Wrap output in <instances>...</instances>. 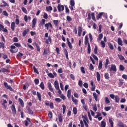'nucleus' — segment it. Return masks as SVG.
Returning a JSON list of instances; mask_svg holds the SVG:
<instances>
[{
    "mask_svg": "<svg viewBox=\"0 0 127 127\" xmlns=\"http://www.w3.org/2000/svg\"><path fill=\"white\" fill-rule=\"evenodd\" d=\"M87 53L88 54H91V45H90V43H89V38L88 37V36H86L85 45H87Z\"/></svg>",
    "mask_w": 127,
    "mask_h": 127,
    "instance_id": "nucleus-1",
    "label": "nucleus"
},
{
    "mask_svg": "<svg viewBox=\"0 0 127 127\" xmlns=\"http://www.w3.org/2000/svg\"><path fill=\"white\" fill-rule=\"evenodd\" d=\"M45 27L46 28L47 30H49V32H51V29H49V27L52 29L53 28V26H52V24L51 22L46 23L45 24Z\"/></svg>",
    "mask_w": 127,
    "mask_h": 127,
    "instance_id": "nucleus-2",
    "label": "nucleus"
},
{
    "mask_svg": "<svg viewBox=\"0 0 127 127\" xmlns=\"http://www.w3.org/2000/svg\"><path fill=\"white\" fill-rule=\"evenodd\" d=\"M10 51L11 52V53H16V52H17L18 51V49H16V47L15 46L11 45L10 46Z\"/></svg>",
    "mask_w": 127,
    "mask_h": 127,
    "instance_id": "nucleus-3",
    "label": "nucleus"
},
{
    "mask_svg": "<svg viewBox=\"0 0 127 127\" xmlns=\"http://www.w3.org/2000/svg\"><path fill=\"white\" fill-rule=\"evenodd\" d=\"M108 70L109 72H112V71H113V72H117V67L115 65L112 64L111 68H109Z\"/></svg>",
    "mask_w": 127,
    "mask_h": 127,
    "instance_id": "nucleus-4",
    "label": "nucleus"
},
{
    "mask_svg": "<svg viewBox=\"0 0 127 127\" xmlns=\"http://www.w3.org/2000/svg\"><path fill=\"white\" fill-rule=\"evenodd\" d=\"M64 9H65V7L63 5L60 4L58 5V10L59 12L64 11Z\"/></svg>",
    "mask_w": 127,
    "mask_h": 127,
    "instance_id": "nucleus-5",
    "label": "nucleus"
},
{
    "mask_svg": "<svg viewBox=\"0 0 127 127\" xmlns=\"http://www.w3.org/2000/svg\"><path fill=\"white\" fill-rule=\"evenodd\" d=\"M4 86L7 89V90H10V91H13V89H12V87L10 86V85H8V84H7V82L4 83Z\"/></svg>",
    "mask_w": 127,
    "mask_h": 127,
    "instance_id": "nucleus-6",
    "label": "nucleus"
},
{
    "mask_svg": "<svg viewBox=\"0 0 127 127\" xmlns=\"http://www.w3.org/2000/svg\"><path fill=\"white\" fill-rule=\"evenodd\" d=\"M3 31L4 32H8V31L6 28H4V26L0 24V31Z\"/></svg>",
    "mask_w": 127,
    "mask_h": 127,
    "instance_id": "nucleus-7",
    "label": "nucleus"
},
{
    "mask_svg": "<svg viewBox=\"0 0 127 127\" xmlns=\"http://www.w3.org/2000/svg\"><path fill=\"white\" fill-rule=\"evenodd\" d=\"M11 109L12 110V112L13 113V114L14 115H16V108H15V105H14V104H13L11 107Z\"/></svg>",
    "mask_w": 127,
    "mask_h": 127,
    "instance_id": "nucleus-8",
    "label": "nucleus"
},
{
    "mask_svg": "<svg viewBox=\"0 0 127 127\" xmlns=\"http://www.w3.org/2000/svg\"><path fill=\"white\" fill-rule=\"evenodd\" d=\"M45 105L47 106H50V109H54V104L52 102H51L50 103L46 102Z\"/></svg>",
    "mask_w": 127,
    "mask_h": 127,
    "instance_id": "nucleus-9",
    "label": "nucleus"
},
{
    "mask_svg": "<svg viewBox=\"0 0 127 127\" xmlns=\"http://www.w3.org/2000/svg\"><path fill=\"white\" fill-rule=\"evenodd\" d=\"M49 52H50V50H49V49H44L43 53V56H44V55H47L49 54Z\"/></svg>",
    "mask_w": 127,
    "mask_h": 127,
    "instance_id": "nucleus-10",
    "label": "nucleus"
},
{
    "mask_svg": "<svg viewBox=\"0 0 127 127\" xmlns=\"http://www.w3.org/2000/svg\"><path fill=\"white\" fill-rule=\"evenodd\" d=\"M48 88L49 90V91H51V92H52L53 94H54V91L53 90V89L52 88V86L51 85V83L50 82H49L48 84Z\"/></svg>",
    "mask_w": 127,
    "mask_h": 127,
    "instance_id": "nucleus-11",
    "label": "nucleus"
},
{
    "mask_svg": "<svg viewBox=\"0 0 127 127\" xmlns=\"http://www.w3.org/2000/svg\"><path fill=\"white\" fill-rule=\"evenodd\" d=\"M82 31H83L82 27L81 26H79L78 28V33L79 36H81V35H82Z\"/></svg>",
    "mask_w": 127,
    "mask_h": 127,
    "instance_id": "nucleus-12",
    "label": "nucleus"
},
{
    "mask_svg": "<svg viewBox=\"0 0 127 127\" xmlns=\"http://www.w3.org/2000/svg\"><path fill=\"white\" fill-rule=\"evenodd\" d=\"M54 87L56 90H59V84L58 83V81H55L54 82Z\"/></svg>",
    "mask_w": 127,
    "mask_h": 127,
    "instance_id": "nucleus-13",
    "label": "nucleus"
},
{
    "mask_svg": "<svg viewBox=\"0 0 127 127\" xmlns=\"http://www.w3.org/2000/svg\"><path fill=\"white\" fill-rule=\"evenodd\" d=\"M51 42H52L51 37H50V36H49L48 39H46L45 41V42L46 44H48V43H49V42H50V43H51Z\"/></svg>",
    "mask_w": 127,
    "mask_h": 127,
    "instance_id": "nucleus-14",
    "label": "nucleus"
},
{
    "mask_svg": "<svg viewBox=\"0 0 127 127\" xmlns=\"http://www.w3.org/2000/svg\"><path fill=\"white\" fill-rule=\"evenodd\" d=\"M117 43L119 45L123 46V41H122V39L118 38L117 39Z\"/></svg>",
    "mask_w": 127,
    "mask_h": 127,
    "instance_id": "nucleus-15",
    "label": "nucleus"
},
{
    "mask_svg": "<svg viewBox=\"0 0 127 127\" xmlns=\"http://www.w3.org/2000/svg\"><path fill=\"white\" fill-rule=\"evenodd\" d=\"M104 14V12H101L97 14L96 16V19L99 20L100 18H102V16Z\"/></svg>",
    "mask_w": 127,
    "mask_h": 127,
    "instance_id": "nucleus-16",
    "label": "nucleus"
},
{
    "mask_svg": "<svg viewBox=\"0 0 127 127\" xmlns=\"http://www.w3.org/2000/svg\"><path fill=\"white\" fill-rule=\"evenodd\" d=\"M15 22H13L11 24V29L12 30V31H14V30L15 29Z\"/></svg>",
    "mask_w": 127,
    "mask_h": 127,
    "instance_id": "nucleus-17",
    "label": "nucleus"
},
{
    "mask_svg": "<svg viewBox=\"0 0 127 127\" xmlns=\"http://www.w3.org/2000/svg\"><path fill=\"white\" fill-rule=\"evenodd\" d=\"M102 68H103V62H102V61H99L98 69L99 70H102Z\"/></svg>",
    "mask_w": 127,
    "mask_h": 127,
    "instance_id": "nucleus-18",
    "label": "nucleus"
},
{
    "mask_svg": "<svg viewBox=\"0 0 127 127\" xmlns=\"http://www.w3.org/2000/svg\"><path fill=\"white\" fill-rule=\"evenodd\" d=\"M96 78L98 82L101 81V75H100V73H99V72H96Z\"/></svg>",
    "mask_w": 127,
    "mask_h": 127,
    "instance_id": "nucleus-19",
    "label": "nucleus"
},
{
    "mask_svg": "<svg viewBox=\"0 0 127 127\" xmlns=\"http://www.w3.org/2000/svg\"><path fill=\"white\" fill-rule=\"evenodd\" d=\"M72 95V92L71 91V89H69L67 91V98L68 99H71V96Z\"/></svg>",
    "mask_w": 127,
    "mask_h": 127,
    "instance_id": "nucleus-20",
    "label": "nucleus"
},
{
    "mask_svg": "<svg viewBox=\"0 0 127 127\" xmlns=\"http://www.w3.org/2000/svg\"><path fill=\"white\" fill-rule=\"evenodd\" d=\"M18 100L21 107L23 108L24 107V102H23V100L21 98H19Z\"/></svg>",
    "mask_w": 127,
    "mask_h": 127,
    "instance_id": "nucleus-21",
    "label": "nucleus"
},
{
    "mask_svg": "<svg viewBox=\"0 0 127 127\" xmlns=\"http://www.w3.org/2000/svg\"><path fill=\"white\" fill-rule=\"evenodd\" d=\"M27 110L29 115H33V111H32V110L30 109V107H28L27 108Z\"/></svg>",
    "mask_w": 127,
    "mask_h": 127,
    "instance_id": "nucleus-22",
    "label": "nucleus"
},
{
    "mask_svg": "<svg viewBox=\"0 0 127 127\" xmlns=\"http://www.w3.org/2000/svg\"><path fill=\"white\" fill-rule=\"evenodd\" d=\"M7 103V101H6V100H4L3 103H2V106L3 107H4V109H7V106L6 105H5V104Z\"/></svg>",
    "mask_w": 127,
    "mask_h": 127,
    "instance_id": "nucleus-23",
    "label": "nucleus"
},
{
    "mask_svg": "<svg viewBox=\"0 0 127 127\" xmlns=\"http://www.w3.org/2000/svg\"><path fill=\"white\" fill-rule=\"evenodd\" d=\"M29 31V29H27V30H25L23 31L22 33V35L24 37L26 36V34H27V33Z\"/></svg>",
    "mask_w": 127,
    "mask_h": 127,
    "instance_id": "nucleus-24",
    "label": "nucleus"
},
{
    "mask_svg": "<svg viewBox=\"0 0 127 127\" xmlns=\"http://www.w3.org/2000/svg\"><path fill=\"white\" fill-rule=\"evenodd\" d=\"M35 24H36V19L34 18L32 20V28H34L35 27Z\"/></svg>",
    "mask_w": 127,
    "mask_h": 127,
    "instance_id": "nucleus-25",
    "label": "nucleus"
},
{
    "mask_svg": "<svg viewBox=\"0 0 127 127\" xmlns=\"http://www.w3.org/2000/svg\"><path fill=\"white\" fill-rule=\"evenodd\" d=\"M58 118L59 119V122L60 123H62V115L61 114H59L58 115Z\"/></svg>",
    "mask_w": 127,
    "mask_h": 127,
    "instance_id": "nucleus-26",
    "label": "nucleus"
},
{
    "mask_svg": "<svg viewBox=\"0 0 127 127\" xmlns=\"http://www.w3.org/2000/svg\"><path fill=\"white\" fill-rule=\"evenodd\" d=\"M62 108H63V114H65V112H66V105L63 104L62 106Z\"/></svg>",
    "mask_w": 127,
    "mask_h": 127,
    "instance_id": "nucleus-27",
    "label": "nucleus"
},
{
    "mask_svg": "<svg viewBox=\"0 0 127 127\" xmlns=\"http://www.w3.org/2000/svg\"><path fill=\"white\" fill-rule=\"evenodd\" d=\"M37 96L38 98V100L40 102H41V94L40 93L37 92Z\"/></svg>",
    "mask_w": 127,
    "mask_h": 127,
    "instance_id": "nucleus-28",
    "label": "nucleus"
},
{
    "mask_svg": "<svg viewBox=\"0 0 127 127\" xmlns=\"http://www.w3.org/2000/svg\"><path fill=\"white\" fill-rule=\"evenodd\" d=\"M118 126L119 127H125V124H124V123L122 122H119Z\"/></svg>",
    "mask_w": 127,
    "mask_h": 127,
    "instance_id": "nucleus-29",
    "label": "nucleus"
},
{
    "mask_svg": "<svg viewBox=\"0 0 127 127\" xmlns=\"http://www.w3.org/2000/svg\"><path fill=\"white\" fill-rule=\"evenodd\" d=\"M52 7H51V6H49L46 7V11H52Z\"/></svg>",
    "mask_w": 127,
    "mask_h": 127,
    "instance_id": "nucleus-30",
    "label": "nucleus"
},
{
    "mask_svg": "<svg viewBox=\"0 0 127 127\" xmlns=\"http://www.w3.org/2000/svg\"><path fill=\"white\" fill-rule=\"evenodd\" d=\"M82 118L84 119L83 120H85V122H87V123H89V120H88V117L87 116V115H82Z\"/></svg>",
    "mask_w": 127,
    "mask_h": 127,
    "instance_id": "nucleus-31",
    "label": "nucleus"
},
{
    "mask_svg": "<svg viewBox=\"0 0 127 127\" xmlns=\"http://www.w3.org/2000/svg\"><path fill=\"white\" fill-rule=\"evenodd\" d=\"M104 78L106 79V80H109L110 76H109V73H105L104 74Z\"/></svg>",
    "mask_w": 127,
    "mask_h": 127,
    "instance_id": "nucleus-32",
    "label": "nucleus"
},
{
    "mask_svg": "<svg viewBox=\"0 0 127 127\" xmlns=\"http://www.w3.org/2000/svg\"><path fill=\"white\" fill-rule=\"evenodd\" d=\"M39 86L40 88H41L42 90H44V83H43V82H41Z\"/></svg>",
    "mask_w": 127,
    "mask_h": 127,
    "instance_id": "nucleus-33",
    "label": "nucleus"
},
{
    "mask_svg": "<svg viewBox=\"0 0 127 127\" xmlns=\"http://www.w3.org/2000/svg\"><path fill=\"white\" fill-rule=\"evenodd\" d=\"M115 102L116 103H119L120 102V97L119 96H115Z\"/></svg>",
    "mask_w": 127,
    "mask_h": 127,
    "instance_id": "nucleus-34",
    "label": "nucleus"
},
{
    "mask_svg": "<svg viewBox=\"0 0 127 127\" xmlns=\"http://www.w3.org/2000/svg\"><path fill=\"white\" fill-rule=\"evenodd\" d=\"M93 97L96 102H98V96H97V93L96 92L93 93Z\"/></svg>",
    "mask_w": 127,
    "mask_h": 127,
    "instance_id": "nucleus-35",
    "label": "nucleus"
},
{
    "mask_svg": "<svg viewBox=\"0 0 127 127\" xmlns=\"http://www.w3.org/2000/svg\"><path fill=\"white\" fill-rule=\"evenodd\" d=\"M119 70L120 71H124V70H125V67H124V65L120 64L119 66Z\"/></svg>",
    "mask_w": 127,
    "mask_h": 127,
    "instance_id": "nucleus-36",
    "label": "nucleus"
},
{
    "mask_svg": "<svg viewBox=\"0 0 127 127\" xmlns=\"http://www.w3.org/2000/svg\"><path fill=\"white\" fill-rule=\"evenodd\" d=\"M109 122L110 124V126L111 127H114V122H113V120L112 119H109Z\"/></svg>",
    "mask_w": 127,
    "mask_h": 127,
    "instance_id": "nucleus-37",
    "label": "nucleus"
},
{
    "mask_svg": "<svg viewBox=\"0 0 127 127\" xmlns=\"http://www.w3.org/2000/svg\"><path fill=\"white\" fill-rule=\"evenodd\" d=\"M70 4L71 6H75V1L74 0H71L70 1Z\"/></svg>",
    "mask_w": 127,
    "mask_h": 127,
    "instance_id": "nucleus-38",
    "label": "nucleus"
},
{
    "mask_svg": "<svg viewBox=\"0 0 127 127\" xmlns=\"http://www.w3.org/2000/svg\"><path fill=\"white\" fill-rule=\"evenodd\" d=\"M21 9L24 13H25V14H27V10H26V8H25L24 7H22L21 8Z\"/></svg>",
    "mask_w": 127,
    "mask_h": 127,
    "instance_id": "nucleus-39",
    "label": "nucleus"
},
{
    "mask_svg": "<svg viewBox=\"0 0 127 127\" xmlns=\"http://www.w3.org/2000/svg\"><path fill=\"white\" fill-rule=\"evenodd\" d=\"M45 21H46L44 19L41 20V21L40 22V24L41 25H42V26H43L44 24H45Z\"/></svg>",
    "mask_w": 127,
    "mask_h": 127,
    "instance_id": "nucleus-40",
    "label": "nucleus"
},
{
    "mask_svg": "<svg viewBox=\"0 0 127 127\" xmlns=\"http://www.w3.org/2000/svg\"><path fill=\"white\" fill-rule=\"evenodd\" d=\"M53 22L55 26H57V25H58V20H54L53 21Z\"/></svg>",
    "mask_w": 127,
    "mask_h": 127,
    "instance_id": "nucleus-41",
    "label": "nucleus"
},
{
    "mask_svg": "<svg viewBox=\"0 0 127 127\" xmlns=\"http://www.w3.org/2000/svg\"><path fill=\"white\" fill-rule=\"evenodd\" d=\"M35 46L37 48V51H39V52L40 51V48L39 47V45H38V44L35 43Z\"/></svg>",
    "mask_w": 127,
    "mask_h": 127,
    "instance_id": "nucleus-42",
    "label": "nucleus"
},
{
    "mask_svg": "<svg viewBox=\"0 0 127 127\" xmlns=\"http://www.w3.org/2000/svg\"><path fill=\"white\" fill-rule=\"evenodd\" d=\"M108 46L109 47V48L110 49H111L112 50H113V49H114V46H113V45H112V43H109Z\"/></svg>",
    "mask_w": 127,
    "mask_h": 127,
    "instance_id": "nucleus-43",
    "label": "nucleus"
},
{
    "mask_svg": "<svg viewBox=\"0 0 127 127\" xmlns=\"http://www.w3.org/2000/svg\"><path fill=\"white\" fill-rule=\"evenodd\" d=\"M64 52H65V56L67 58V59H69V56L68 55V51L65 49V50L64 51Z\"/></svg>",
    "mask_w": 127,
    "mask_h": 127,
    "instance_id": "nucleus-44",
    "label": "nucleus"
},
{
    "mask_svg": "<svg viewBox=\"0 0 127 127\" xmlns=\"http://www.w3.org/2000/svg\"><path fill=\"white\" fill-rule=\"evenodd\" d=\"M101 127H106V122L105 121H101Z\"/></svg>",
    "mask_w": 127,
    "mask_h": 127,
    "instance_id": "nucleus-45",
    "label": "nucleus"
},
{
    "mask_svg": "<svg viewBox=\"0 0 127 127\" xmlns=\"http://www.w3.org/2000/svg\"><path fill=\"white\" fill-rule=\"evenodd\" d=\"M91 17L94 21H96V18H95V13H92L91 14Z\"/></svg>",
    "mask_w": 127,
    "mask_h": 127,
    "instance_id": "nucleus-46",
    "label": "nucleus"
},
{
    "mask_svg": "<svg viewBox=\"0 0 127 127\" xmlns=\"http://www.w3.org/2000/svg\"><path fill=\"white\" fill-rule=\"evenodd\" d=\"M118 56L120 60H124L125 59V57H124L122 55H118Z\"/></svg>",
    "mask_w": 127,
    "mask_h": 127,
    "instance_id": "nucleus-47",
    "label": "nucleus"
},
{
    "mask_svg": "<svg viewBox=\"0 0 127 127\" xmlns=\"http://www.w3.org/2000/svg\"><path fill=\"white\" fill-rule=\"evenodd\" d=\"M92 57H93V58H94V59H95V60H96L97 61H98V60H99L98 57H97V56H96L95 54H92Z\"/></svg>",
    "mask_w": 127,
    "mask_h": 127,
    "instance_id": "nucleus-48",
    "label": "nucleus"
},
{
    "mask_svg": "<svg viewBox=\"0 0 127 127\" xmlns=\"http://www.w3.org/2000/svg\"><path fill=\"white\" fill-rule=\"evenodd\" d=\"M33 68L34 72L35 73H36V74H39V72H38V70H37V69H36L35 66H33Z\"/></svg>",
    "mask_w": 127,
    "mask_h": 127,
    "instance_id": "nucleus-49",
    "label": "nucleus"
},
{
    "mask_svg": "<svg viewBox=\"0 0 127 127\" xmlns=\"http://www.w3.org/2000/svg\"><path fill=\"white\" fill-rule=\"evenodd\" d=\"M2 14H3V15H4L5 16H8V15H9L8 13H7V11H3Z\"/></svg>",
    "mask_w": 127,
    "mask_h": 127,
    "instance_id": "nucleus-50",
    "label": "nucleus"
},
{
    "mask_svg": "<svg viewBox=\"0 0 127 127\" xmlns=\"http://www.w3.org/2000/svg\"><path fill=\"white\" fill-rule=\"evenodd\" d=\"M105 101L106 104H110V100H109V98L105 97Z\"/></svg>",
    "mask_w": 127,
    "mask_h": 127,
    "instance_id": "nucleus-51",
    "label": "nucleus"
},
{
    "mask_svg": "<svg viewBox=\"0 0 127 127\" xmlns=\"http://www.w3.org/2000/svg\"><path fill=\"white\" fill-rule=\"evenodd\" d=\"M14 45L16 47H21V45L18 43H14Z\"/></svg>",
    "mask_w": 127,
    "mask_h": 127,
    "instance_id": "nucleus-52",
    "label": "nucleus"
},
{
    "mask_svg": "<svg viewBox=\"0 0 127 127\" xmlns=\"http://www.w3.org/2000/svg\"><path fill=\"white\" fill-rule=\"evenodd\" d=\"M66 19L69 22H70V21H72V18L70 16H67Z\"/></svg>",
    "mask_w": 127,
    "mask_h": 127,
    "instance_id": "nucleus-53",
    "label": "nucleus"
},
{
    "mask_svg": "<svg viewBox=\"0 0 127 127\" xmlns=\"http://www.w3.org/2000/svg\"><path fill=\"white\" fill-rule=\"evenodd\" d=\"M43 18H44V19H47V18H48V15L47 14V13H44Z\"/></svg>",
    "mask_w": 127,
    "mask_h": 127,
    "instance_id": "nucleus-54",
    "label": "nucleus"
},
{
    "mask_svg": "<svg viewBox=\"0 0 127 127\" xmlns=\"http://www.w3.org/2000/svg\"><path fill=\"white\" fill-rule=\"evenodd\" d=\"M81 71L82 72V74H86V71H85V68L83 66H82L81 67Z\"/></svg>",
    "mask_w": 127,
    "mask_h": 127,
    "instance_id": "nucleus-55",
    "label": "nucleus"
},
{
    "mask_svg": "<svg viewBox=\"0 0 127 127\" xmlns=\"http://www.w3.org/2000/svg\"><path fill=\"white\" fill-rule=\"evenodd\" d=\"M101 44L102 47H103V48H104V47L106 46V44L105 43V42H104V41H101Z\"/></svg>",
    "mask_w": 127,
    "mask_h": 127,
    "instance_id": "nucleus-56",
    "label": "nucleus"
},
{
    "mask_svg": "<svg viewBox=\"0 0 127 127\" xmlns=\"http://www.w3.org/2000/svg\"><path fill=\"white\" fill-rule=\"evenodd\" d=\"M48 116L50 119H52V112H51V111H49Z\"/></svg>",
    "mask_w": 127,
    "mask_h": 127,
    "instance_id": "nucleus-57",
    "label": "nucleus"
},
{
    "mask_svg": "<svg viewBox=\"0 0 127 127\" xmlns=\"http://www.w3.org/2000/svg\"><path fill=\"white\" fill-rule=\"evenodd\" d=\"M93 111L97 112V104H93Z\"/></svg>",
    "mask_w": 127,
    "mask_h": 127,
    "instance_id": "nucleus-58",
    "label": "nucleus"
},
{
    "mask_svg": "<svg viewBox=\"0 0 127 127\" xmlns=\"http://www.w3.org/2000/svg\"><path fill=\"white\" fill-rule=\"evenodd\" d=\"M94 52L95 54H97V53H98V47H97V46H96L94 48Z\"/></svg>",
    "mask_w": 127,
    "mask_h": 127,
    "instance_id": "nucleus-59",
    "label": "nucleus"
},
{
    "mask_svg": "<svg viewBox=\"0 0 127 127\" xmlns=\"http://www.w3.org/2000/svg\"><path fill=\"white\" fill-rule=\"evenodd\" d=\"M34 83H35V85H38V84H39V79H35L34 80Z\"/></svg>",
    "mask_w": 127,
    "mask_h": 127,
    "instance_id": "nucleus-60",
    "label": "nucleus"
},
{
    "mask_svg": "<svg viewBox=\"0 0 127 127\" xmlns=\"http://www.w3.org/2000/svg\"><path fill=\"white\" fill-rule=\"evenodd\" d=\"M73 112L74 115H77V108L74 107L73 109Z\"/></svg>",
    "mask_w": 127,
    "mask_h": 127,
    "instance_id": "nucleus-61",
    "label": "nucleus"
},
{
    "mask_svg": "<svg viewBox=\"0 0 127 127\" xmlns=\"http://www.w3.org/2000/svg\"><path fill=\"white\" fill-rule=\"evenodd\" d=\"M89 70H90L91 71H92V70H94V66H93V64H90Z\"/></svg>",
    "mask_w": 127,
    "mask_h": 127,
    "instance_id": "nucleus-62",
    "label": "nucleus"
},
{
    "mask_svg": "<svg viewBox=\"0 0 127 127\" xmlns=\"http://www.w3.org/2000/svg\"><path fill=\"white\" fill-rule=\"evenodd\" d=\"M55 102L60 103V102H61V99L60 98H56L55 99Z\"/></svg>",
    "mask_w": 127,
    "mask_h": 127,
    "instance_id": "nucleus-63",
    "label": "nucleus"
},
{
    "mask_svg": "<svg viewBox=\"0 0 127 127\" xmlns=\"http://www.w3.org/2000/svg\"><path fill=\"white\" fill-rule=\"evenodd\" d=\"M103 38V34H100L98 36V40H101Z\"/></svg>",
    "mask_w": 127,
    "mask_h": 127,
    "instance_id": "nucleus-64",
    "label": "nucleus"
}]
</instances>
